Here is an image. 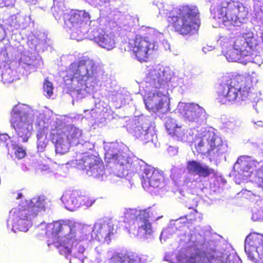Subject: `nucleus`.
Segmentation results:
<instances>
[{
	"instance_id": "473e14b6",
	"label": "nucleus",
	"mask_w": 263,
	"mask_h": 263,
	"mask_svg": "<svg viewBox=\"0 0 263 263\" xmlns=\"http://www.w3.org/2000/svg\"><path fill=\"white\" fill-rule=\"evenodd\" d=\"M14 152L16 158L18 159L23 158L26 155L25 150L19 146L15 145L14 142H11L10 152Z\"/></svg>"
},
{
	"instance_id": "58836bf2",
	"label": "nucleus",
	"mask_w": 263,
	"mask_h": 263,
	"mask_svg": "<svg viewBox=\"0 0 263 263\" xmlns=\"http://www.w3.org/2000/svg\"><path fill=\"white\" fill-rule=\"evenodd\" d=\"M0 142L3 143L8 148V153H10L11 143L13 142L10 141V137L7 134H0Z\"/></svg>"
},
{
	"instance_id": "a19ab883",
	"label": "nucleus",
	"mask_w": 263,
	"mask_h": 263,
	"mask_svg": "<svg viewBox=\"0 0 263 263\" xmlns=\"http://www.w3.org/2000/svg\"><path fill=\"white\" fill-rule=\"evenodd\" d=\"M252 219L255 221H259L263 219L262 211L261 209L254 208L252 210Z\"/></svg>"
},
{
	"instance_id": "f03ea898",
	"label": "nucleus",
	"mask_w": 263,
	"mask_h": 263,
	"mask_svg": "<svg viewBox=\"0 0 263 263\" xmlns=\"http://www.w3.org/2000/svg\"><path fill=\"white\" fill-rule=\"evenodd\" d=\"M11 124L14 129L19 142H27L33 132L35 123L37 149L39 152L45 150L49 142V132L52 135L58 128V119L49 118L28 105L18 104L15 105L11 111Z\"/></svg>"
},
{
	"instance_id": "7c9ffc66",
	"label": "nucleus",
	"mask_w": 263,
	"mask_h": 263,
	"mask_svg": "<svg viewBox=\"0 0 263 263\" xmlns=\"http://www.w3.org/2000/svg\"><path fill=\"white\" fill-rule=\"evenodd\" d=\"M163 121L166 130L170 135H172L175 133L176 129L180 127L176 123V120L170 116H165L163 117Z\"/></svg>"
},
{
	"instance_id": "b1692460",
	"label": "nucleus",
	"mask_w": 263,
	"mask_h": 263,
	"mask_svg": "<svg viewBox=\"0 0 263 263\" xmlns=\"http://www.w3.org/2000/svg\"><path fill=\"white\" fill-rule=\"evenodd\" d=\"M186 170L189 174L198 175L202 178L209 177L214 173V170L206 164L196 160H190L186 164Z\"/></svg>"
},
{
	"instance_id": "4468645a",
	"label": "nucleus",
	"mask_w": 263,
	"mask_h": 263,
	"mask_svg": "<svg viewBox=\"0 0 263 263\" xmlns=\"http://www.w3.org/2000/svg\"><path fill=\"white\" fill-rule=\"evenodd\" d=\"M90 17L88 13L83 10H69L64 16L65 26L71 31L73 39L80 40L86 33L88 34L89 25L87 22Z\"/></svg>"
},
{
	"instance_id": "4c0bfd02",
	"label": "nucleus",
	"mask_w": 263,
	"mask_h": 263,
	"mask_svg": "<svg viewBox=\"0 0 263 263\" xmlns=\"http://www.w3.org/2000/svg\"><path fill=\"white\" fill-rule=\"evenodd\" d=\"M208 136L209 137V131L204 132V134L201 137L200 141L197 144V146L199 148L206 146L208 148V150L209 149V138H208Z\"/></svg>"
},
{
	"instance_id": "bb28decb",
	"label": "nucleus",
	"mask_w": 263,
	"mask_h": 263,
	"mask_svg": "<svg viewBox=\"0 0 263 263\" xmlns=\"http://www.w3.org/2000/svg\"><path fill=\"white\" fill-rule=\"evenodd\" d=\"M140 258L136 255L114 253L107 263H140Z\"/></svg>"
},
{
	"instance_id": "2f4dec72",
	"label": "nucleus",
	"mask_w": 263,
	"mask_h": 263,
	"mask_svg": "<svg viewBox=\"0 0 263 263\" xmlns=\"http://www.w3.org/2000/svg\"><path fill=\"white\" fill-rule=\"evenodd\" d=\"M15 71L10 68H6L2 73V81L4 84H9L15 80Z\"/></svg>"
},
{
	"instance_id": "9d476101",
	"label": "nucleus",
	"mask_w": 263,
	"mask_h": 263,
	"mask_svg": "<svg viewBox=\"0 0 263 263\" xmlns=\"http://www.w3.org/2000/svg\"><path fill=\"white\" fill-rule=\"evenodd\" d=\"M168 21L176 31L182 35L196 32L200 25L198 8L195 6H183L170 13Z\"/></svg>"
},
{
	"instance_id": "9b49d317",
	"label": "nucleus",
	"mask_w": 263,
	"mask_h": 263,
	"mask_svg": "<svg viewBox=\"0 0 263 263\" xmlns=\"http://www.w3.org/2000/svg\"><path fill=\"white\" fill-rule=\"evenodd\" d=\"M212 15L219 24L239 26L246 21L248 12L242 4L233 1L222 2Z\"/></svg>"
},
{
	"instance_id": "f257e3e1",
	"label": "nucleus",
	"mask_w": 263,
	"mask_h": 263,
	"mask_svg": "<svg viewBox=\"0 0 263 263\" xmlns=\"http://www.w3.org/2000/svg\"><path fill=\"white\" fill-rule=\"evenodd\" d=\"M45 227V234L49 239L48 246L53 245L58 249L60 254L69 260V263H83L86 258L87 232H91V237L101 242L109 243L111 237L116 232L110 219H100L95 223L93 229L87 226L72 222L57 221L47 225L41 223L38 228Z\"/></svg>"
},
{
	"instance_id": "c756f323",
	"label": "nucleus",
	"mask_w": 263,
	"mask_h": 263,
	"mask_svg": "<svg viewBox=\"0 0 263 263\" xmlns=\"http://www.w3.org/2000/svg\"><path fill=\"white\" fill-rule=\"evenodd\" d=\"M69 11V10L66 8L64 3L53 4V6L51 8L53 15L57 21L60 20L62 16L64 20L65 13H68Z\"/></svg>"
},
{
	"instance_id": "09e8293b",
	"label": "nucleus",
	"mask_w": 263,
	"mask_h": 263,
	"mask_svg": "<svg viewBox=\"0 0 263 263\" xmlns=\"http://www.w3.org/2000/svg\"><path fill=\"white\" fill-rule=\"evenodd\" d=\"M6 36V33L4 28L2 25L0 24V42L3 40Z\"/></svg>"
},
{
	"instance_id": "20e7f679",
	"label": "nucleus",
	"mask_w": 263,
	"mask_h": 263,
	"mask_svg": "<svg viewBox=\"0 0 263 263\" xmlns=\"http://www.w3.org/2000/svg\"><path fill=\"white\" fill-rule=\"evenodd\" d=\"M210 229L209 227L201 228L199 226L195 228L190 241L202 253L197 251L192 254L186 258V263H210L213 259L227 263L228 255L219 250L218 241L214 239L215 235L212 234Z\"/></svg>"
},
{
	"instance_id": "c03bdc74",
	"label": "nucleus",
	"mask_w": 263,
	"mask_h": 263,
	"mask_svg": "<svg viewBox=\"0 0 263 263\" xmlns=\"http://www.w3.org/2000/svg\"><path fill=\"white\" fill-rule=\"evenodd\" d=\"M255 181L259 186L263 187V167L257 172Z\"/></svg>"
},
{
	"instance_id": "de8ad7c7",
	"label": "nucleus",
	"mask_w": 263,
	"mask_h": 263,
	"mask_svg": "<svg viewBox=\"0 0 263 263\" xmlns=\"http://www.w3.org/2000/svg\"><path fill=\"white\" fill-rule=\"evenodd\" d=\"M167 151L171 155H175L177 153L178 148L170 146L167 148Z\"/></svg>"
},
{
	"instance_id": "2eb2a0df",
	"label": "nucleus",
	"mask_w": 263,
	"mask_h": 263,
	"mask_svg": "<svg viewBox=\"0 0 263 263\" xmlns=\"http://www.w3.org/2000/svg\"><path fill=\"white\" fill-rule=\"evenodd\" d=\"M171 71L168 68L157 66L149 69L144 78L145 90H167Z\"/></svg>"
},
{
	"instance_id": "79ce46f5",
	"label": "nucleus",
	"mask_w": 263,
	"mask_h": 263,
	"mask_svg": "<svg viewBox=\"0 0 263 263\" xmlns=\"http://www.w3.org/2000/svg\"><path fill=\"white\" fill-rule=\"evenodd\" d=\"M83 142V141H81V143L79 144L77 146H79L80 148H82L83 151H84V152L83 153V155L84 156L85 155H87L86 151L92 149L94 147V145L93 144L89 142L85 141L84 142V143H82Z\"/></svg>"
},
{
	"instance_id": "ea45409f",
	"label": "nucleus",
	"mask_w": 263,
	"mask_h": 263,
	"mask_svg": "<svg viewBox=\"0 0 263 263\" xmlns=\"http://www.w3.org/2000/svg\"><path fill=\"white\" fill-rule=\"evenodd\" d=\"M185 220V218L180 217L176 220H171L170 222L177 228V230H180L181 228L184 227Z\"/></svg>"
},
{
	"instance_id": "412c9836",
	"label": "nucleus",
	"mask_w": 263,
	"mask_h": 263,
	"mask_svg": "<svg viewBox=\"0 0 263 263\" xmlns=\"http://www.w3.org/2000/svg\"><path fill=\"white\" fill-rule=\"evenodd\" d=\"M245 251L248 258L252 261L263 262V236L253 233L247 236L245 241Z\"/></svg>"
},
{
	"instance_id": "7ed1b4c3",
	"label": "nucleus",
	"mask_w": 263,
	"mask_h": 263,
	"mask_svg": "<svg viewBox=\"0 0 263 263\" xmlns=\"http://www.w3.org/2000/svg\"><path fill=\"white\" fill-rule=\"evenodd\" d=\"M105 159L117 163L122 167L126 175L138 173L141 177L143 187L149 190L151 187L161 189L164 187L162 174L153 166L147 165L144 161L138 158H128L125 152L127 147L123 144L117 142L105 143Z\"/></svg>"
},
{
	"instance_id": "603ef678",
	"label": "nucleus",
	"mask_w": 263,
	"mask_h": 263,
	"mask_svg": "<svg viewBox=\"0 0 263 263\" xmlns=\"http://www.w3.org/2000/svg\"><path fill=\"white\" fill-rule=\"evenodd\" d=\"M53 4H60V3H64L65 0H52Z\"/></svg>"
},
{
	"instance_id": "f8f14e48",
	"label": "nucleus",
	"mask_w": 263,
	"mask_h": 263,
	"mask_svg": "<svg viewBox=\"0 0 263 263\" xmlns=\"http://www.w3.org/2000/svg\"><path fill=\"white\" fill-rule=\"evenodd\" d=\"M58 128L56 133H53L52 141L55 144L57 154H64L68 152L71 145H77L83 141L82 131L73 125L70 124L60 127V121L58 120Z\"/></svg>"
},
{
	"instance_id": "8fccbe9b",
	"label": "nucleus",
	"mask_w": 263,
	"mask_h": 263,
	"mask_svg": "<svg viewBox=\"0 0 263 263\" xmlns=\"http://www.w3.org/2000/svg\"><path fill=\"white\" fill-rule=\"evenodd\" d=\"M214 49V47L212 46H206V47H203L202 48V51L206 53L207 51H212Z\"/></svg>"
},
{
	"instance_id": "f3484780",
	"label": "nucleus",
	"mask_w": 263,
	"mask_h": 263,
	"mask_svg": "<svg viewBox=\"0 0 263 263\" xmlns=\"http://www.w3.org/2000/svg\"><path fill=\"white\" fill-rule=\"evenodd\" d=\"M76 162L78 168L82 169L88 176L101 180L106 177L102 162L94 156L85 155Z\"/></svg>"
},
{
	"instance_id": "6e6552de",
	"label": "nucleus",
	"mask_w": 263,
	"mask_h": 263,
	"mask_svg": "<svg viewBox=\"0 0 263 263\" xmlns=\"http://www.w3.org/2000/svg\"><path fill=\"white\" fill-rule=\"evenodd\" d=\"M250 89V83L244 77H224L217 88V99L222 104L238 103L248 98Z\"/></svg>"
},
{
	"instance_id": "c85d7f7f",
	"label": "nucleus",
	"mask_w": 263,
	"mask_h": 263,
	"mask_svg": "<svg viewBox=\"0 0 263 263\" xmlns=\"http://www.w3.org/2000/svg\"><path fill=\"white\" fill-rule=\"evenodd\" d=\"M30 42L33 45V47L31 48H34L37 51H40L41 50L43 51L47 47L49 44V40L48 39L45 33H40L38 37H35Z\"/></svg>"
},
{
	"instance_id": "423d86ee",
	"label": "nucleus",
	"mask_w": 263,
	"mask_h": 263,
	"mask_svg": "<svg viewBox=\"0 0 263 263\" xmlns=\"http://www.w3.org/2000/svg\"><path fill=\"white\" fill-rule=\"evenodd\" d=\"M48 205L47 199L40 195L33 197L29 202L26 201L11 210L7 222V227L11 225V231L26 232L32 226V219L37 214L45 211Z\"/></svg>"
},
{
	"instance_id": "1a4fd4ad",
	"label": "nucleus",
	"mask_w": 263,
	"mask_h": 263,
	"mask_svg": "<svg viewBox=\"0 0 263 263\" xmlns=\"http://www.w3.org/2000/svg\"><path fill=\"white\" fill-rule=\"evenodd\" d=\"M129 45L138 61H146L147 55L162 47L165 50L170 49V44L164 39L163 34L154 28L148 30V35L145 37L137 36L135 40H130Z\"/></svg>"
},
{
	"instance_id": "aec40b11",
	"label": "nucleus",
	"mask_w": 263,
	"mask_h": 263,
	"mask_svg": "<svg viewBox=\"0 0 263 263\" xmlns=\"http://www.w3.org/2000/svg\"><path fill=\"white\" fill-rule=\"evenodd\" d=\"M88 30V36L91 40H93L100 47L108 50L115 47L114 35L112 33H107L99 27L98 21H91Z\"/></svg>"
},
{
	"instance_id": "72a5a7b5",
	"label": "nucleus",
	"mask_w": 263,
	"mask_h": 263,
	"mask_svg": "<svg viewBox=\"0 0 263 263\" xmlns=\"http://www.w3.org/2000/svg\"><path fill=\"white\" fill-rule=\"evenodd\" d=\"M127 93V92L123 90H120L119 91L114 92L112 95V100L120 102L121 104H124L125 100L128 97Z\"/></svg>"
},
{
	"instance_id": "39448f33",
	"label": "nucleus",
	"mask_w": 263,
	"mask_h": 263,
	"mask_svg": "<svg viewBox=\"0 0 263 263\" xmlns=\"http://www.w3.org/2000/svg\"><path fill=\"white\" fill-rule=\"evenodd\" d=\"M99 69L97 63L88 58H84L70 65L68 77L73 89L70 93L73 98L80 100L86 96L90 90L88 84L99 80Z\"/></svg>"
},
{
	"instance_id": "393cba45",
	"label": "nucleus",
	"mask_w": 263,
	"mask_h": 263,
	"mask_svg": "<svg viewBox=\"0 0 263 263\" xmlns=\"http://www.w3.org/2000/svg\"><path fill=\"white\" fill-rule=\"evenodd\" d=\"M209 147L208 152H213L217 156L221 155L227 151V145L223 144L221 139L215 135L213 132L209 131Z\"/></svg>"
},
{
	"instance_id": "3c124183",
	"label": "nucleus",
	"mask_w": 263,
	"mask_h": 263,
	"mask_svg": "<svg viewBox=\"0 0 263 263\" xmlns=\"http://www.w3.org/2000/svg\"><path fill=\"white\" fill-rule=\"evenodd\" d=\"M95 251L99 254L101 255L103 252V249L101 247H97L95 248Z\"/></svg>"
},
{
	"instance_id": "6e6d98bb",
	"label": "nucleus",
	"mask_w": 263,
	"mask_h": 263,
	"mask_svg": "<svg viewBox=\"0 0 263 263\" xmlns=\"http://www.w3.org/2000/svg\"><path fill=\"white\" fill-rule=\"evenodd\" d=\"M0 61H4V60H3V59L1 57V56L0 57Z\"/></svg>"
},
{
	"instance_id": "6ab92c4d",
	"label": "nucleus",
	"mask_w": 263,
	"mask_h": 263,
	"mask_svg": "<svg viewBox=\"0 0 263 263\" xmlns=\"http://www.w3.org/2000/svg\"><path fill=\"white\" fill-rule=\"evenodd\" d=\"M153 124L143 117H135L127 129L136 138L147 143L153 140Z\"/></svg>"
},
{
	"instance_id": "5701e85b",
	"label": "nucleus",
	"mask_w": 263,
	"mask_h": 263,
	"mask_svg": "<svg viewBox=\"0 0 263 263\" xmlns=\"http://www.w3.org/2000/svg\"><path fill=\"white\" fill-rule=\"evenodd\" d=\"M253 164L250 158L240 156L234 165V175L240 179H247L251 176L254 171Z\"/></svg>"
},
{
	"instance_id": "4be33fe9",
	"label": "nucleus",
	"mask_w": 263,
	"mask_h": 263,
	"mask_svg": "<svg viewBox=\"0 0 263 263\" xmlns=\"http://www.w3.org/2000/svg\"><path fill=\"white\" fill-rule=\"evenodd\" d=\"M61 200L65 208L69 211H74L82 205L86 206L92 205L95 200H89L87 197L81 195L78 191H67L65 192Z\"/></svg>"
},
{
	"instance_id": "37998d69",
	"label": "nucleus",
	"mask_w": 263,
	"mask_h": 263,
	"mask_svg": "<svg viewBox=\"0 0 263 263\" xmlns=\"http://www.w3.org/2000/svg\"><path fill=\"white\" fill-rule=\"evenodd\" d=\"M110 0H86V2L90 5L95 7L103 6L109 4Z\"/></svg>"
},
{
	"instance_id": "cd10ccee",
	"label": "nucleus",
	"mask_w": 263,
	"mask_h": 263,
	"mask_svg": "<svg viewBox=\"0 0 263 263\" xmlns=\"http://www.w3.org/2000/svg\"><path fill=\"white\" fill-rule=\"evenodd\" d=\"M194 133L192 129H186L181 126L177 128L172 135V136L178 140L183 142H192L194 140Z\"/></svg>"
},
{
	"instance_id": "f704fd0d",
	"label": "nucleus",
	"mask_w": 263,
	"mask_h": 263,
	"mask_svg": "<svg viewBox=\"0 0 263 263\" xmlns=\"http://www.w3.org/2000/svg\"><path fill=\"white\" fill-rule=\"evenodd\" d=\"M177 231V228L170 222L168 227L162 231L160 237V239L161 240L162 237H164V239L169 238L174 234L176 233Z\"/></svg>"
},
{
	"instance_id": "a211bd4d",
	"label": "nucleus",
	"mask_w": 263,
	"mask_h": 263,
	"mask_svg": "<svg viewBox=\"0 0 263 263\" xmlns=\"http://www.w3.org/2000/svg\"><path fill=\"white\" fill-rule=\"evenodd\" d=\"M167 90H145L144 102L146 108L152 112L167 110L168 98Z\"/></svg>"
},
{
	"instance_id": "a878e982",
	"label": "nucleus",
	"mask_w": 263,
	"mask_h": 263,
	"mask_svg": "<svg viewBox=\"0 0 263 263\" xmlns=\"http://www.w3.org/2000/svg\"><path fill=\"white\" fill-rule=\"evenodd\" d=\"M20 64L26 70L31 72L40 67L43 64V62L39 56L35 57L23 55L20 59Z\"/></svg>"
},
{
	"instance_id": "dca6fc26",
	"label": "nucleus",
	"mask_w": 263,
	"mask_h": 263,
	"mask_svg": "<svg viewBox=\"0 0 263 263\" xmlns=\"http://www.w3.org/2000/svg\"><path fill=\"white\" fill-rule=\"evenodd\" d=\"M177 110L184 120L189 123L202 125L206 123L208 115L205 110L198 104L179 102Z\"/></svg>"
},
{
	"instance_id": "49530a36",
	"label": "nucleus",
	"mask_w": 263,
	"mask_h": 263,
	"mask_svg": "<svg viewBox=\"0 0 263 263\" xmlns=\"http://www.w3.org/2000/svg\"><path fill=\"white\" fill-rule=\"evenodd\" d=\"M13 4V0H0V7H8Z\"/></svg>"
},
{
	"instance_id": "0eeeda50",
	"label": "nucleus",
	"mask_w": 263,
	"mask_h": 263,
	"mask_svg": "<svg viewBox=\"0 0 263 263\" xmlns=\"http://www.w3.org/2000/svg\"><path fill=\"white\" fill-rule=\"evenodd\" d=\"M156 214L150 209L144 210L125 209L121 221L128 224L129 233L136 234L140 238H148L153 232L152 221L158 220L163 217H156Z\"/></svg>"
},
{
	"instance_id": "c9c22d12",
	"label": "nucleus",
	"mask_w": 263,
	"mask_h": 263,
	"mask_svg": "<svg viewBox=\"0 0 263 263\" xmlns=\"http://www.w3.org/2000/svg\"><path fill=\"white\" fill-rule=\"evenodd\" d=\"M170 83L172 87L175 88L179 87L182 88L184 85V80L183 78L177 76L173 77L171 73V79L168 80V84Z\"/></svg>"
},
{
	"instance_id": "a18cd8bd",
	"label": "nucleus",
	"mask_w": 263,
	"mask_h": 263,
	"mask_svg": "<svg viewBox=\"0 0 263 263\" xmlns=\"http://www.w3.org/2000/svg\"><path fill=\"white\" fill-rule=\"evenodd\" d=\"M16 19L18 18L14 16H12V22L10 24L11 27H13L14 28L17 29L21 27V25L20 23V21H17Z\"/></svg>"
},
{
	"instance_id": "e433bc0d",
	"label": "nucleus",
	"mask_w": 263,
	"mask_h": 263,
	"mask_svg": "<svg viewBox=\"0 0 263 263\" xmlns=\"http://www.w3.org/2000/svg\"><path fill=\"white\" fill-rule=\"evenodd\" d=\"M53 85L51 82L48 80H45L44 85L43 89L44 93H46L45 95L47 97H50L53 95Z\"/></svg>"
},
{
	"instance_id": "5fc2aeb1",
	"label": "nucleus",
	"mask_w": 263,
	"mask_h": 263,
	"mask_svg": "<svg viewBox=\"0 0 263 263\" xmlns=\"http://www.w3.org/2000/svg\"><path fill=\"white\" fill-rule=\"evenodd\" d=\"M107 13H109V12H110V8H107Z\"/></svg>"
},
{
	"instance_id": "ddd939ff",
	"label": "nucleus",
	"mask_w": 263,
	"mask_h": 263,
	"mask_svg": "<svg viewBox=\"0 0 263 263\" xmlns=\"http://www.w3.org/2000/svg\"><path fill=\"white\" fill-rule=\"evenodd\" d=\"M257 45L256 39L252 33H249L237 39L233 48L227 52L225 57L229 62L243 63L251 61L252 50Z\"/></svg>"
},
{
	"instance_id": "864d4df0",
	"label": "nucleus",
	"mask_w": 263,
	"mask_h": 263,
	"mask_svg": "<svg viewBox=\"0 0 263 263\" xmlns=\"http://www.w3.org/2000/svg\"><path fill=\"white\" fill-rule=\"evenodd\" d=\"M22 194L21 193H18V195H17V199H20L22 197Z\"/></svg>"
}]
</instances>
